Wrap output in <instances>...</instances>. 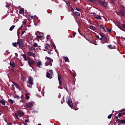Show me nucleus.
I'll return each instance as SVG.
<instances>
[{
  "instance_id": "4468645a",
  "label": "nucleus",
  "mask_w": 125,
  "mask_h": 125,
  "mask_svg": "<svg viewBox=\"0 0 125 125\" xmlns=\"http://www.w3.org/2000/svg\"><path fill=\"white\" fill-rule=\"evenodd\" d=\"M12 82L13 83V84H14L16 86L17 89L20 88V86L18 84V83H15L14 82H13V81H12Z\"/></svg>"
},
{
  "instance_id": "c9c22d12",
  "label": "nucleus",
  "mask_w": 125,
  "mask_h": 125,
  "mask_svg": "<svg viewBox=\"0 0 125 125\" xmlns=\"http://www.w3.org/2000/svg\"><path fill=\"white\" fill-rule=\"evenodd\" d=\"M24 10H21L19 11V13L20 14H23L24 13Z\"/></svg>"
},
{
  "instance_id": "9b49d317",
  "label": "nucleus",
  "mask_w": 125,
  "mask_h": 125,
  "mask_svg": "<svg viewBox=\"0 0 125 125\" xmlns=\"http://www.w3.org/2000/svg\"><path fill=\"white\" fill-rule=\"evenodd\" d=\"M58 80H59V85L60 86H62V83L61 75H58Z\"/></svg>"
},
{
  "instance_id": "f8f14e48",
  "label": "nucleus",
  "mask_w": 125,
  "mask_h": 125,
  "mask_svg": "<svg viewBox=\"0 0 125 125\" xmlns=\"http://www.w3.org/2000/svg\"><path fill=\"white\" fill-rule=\"evenodd\" d=\"M27 54L29 56H33L34 57H35V54L34 53H31V52H27Z\"/></svg>"
},
{
  "instance_id": "20e7f679",
  "label": "nucleus",
  "mask_w": 125,
  "mask_h": 125,
  "mask_svg": "<svg viewBox=\"0 0 125 125\" xmlns=\"http://www.w3.org/2000/svg\"><path fill=\"white\" fill-rule=\"evenodd\" d=\"M17 44L19 45L20 47H23L24 46V43H23L22 40L21 39H18Z\"/></svg>"
},
{
  "instance_id": "b1692460",
  "label": "nucleus",
  "mask_w": 125,
  "mask_h": 125,
  "mask_svg": "<svg viewBox=\"0 0 125 125\" xmlns=\"http://www.w3.org/2000/svg\"><path fill=\"white\" fill-rule=\"evenodd\" d=\"M50 45L49 44H46V46H45V48L47 49L48 50L50 49Z\"/></svg>"
},
{
  "instance_id": "0e129e2a",
  "label": "nucleus",
  "mask_w": 125,
  "mask_h": 125,
  "mask_svg": "<svg viewBox=\"0 0 125 125\" xmlns=\"http://www.w3.org/2000/svg\"><path fill=\"white\" fill-rule=\"evenodd\" d=\"M23 27L22 26H21V27H20V29H21Z\"/></svg>"
},
{
  "instance_id": "72a5a7b5",
  "label": "nucleus",
  "mask_w": 125,
  "mask_h": 125,
  "mask_svg": "<svg viewBox=\"0 0 125 125\" xmlns=\"http://www.w3.org/2000/svg\"><path fill=\"white\" fill-rule=\"evenodd\" d=\"M100 28L102 29H104V25H100Z\"/></svg>"
},
{
  "instance_id": "a878e982",
  "label": "nucleus",
  "mask_w": 125,
  "mask_h": 125,
  "mask_svg": "<svg viewBox=\"0 0 125 125\" xmlns=\"http://www.w3.org/2000/svg\"><path fill=\"white\" fill-rule=\"evenodd\" d=\"M12 44H13V45L14 47H18V45H17L18 42H13V43H12Z\"/></svg>"
},
{
  "instance_id": "ddd939ff",
  "label": "nucleus",
  "mask_w": 125,
  "mask_h": 125,
  "mask_svg": "<svg viewBox=\"0 0 125 125\" xmlns=\"http://www.w3.org/2000/svg\"><path fill=\"white\" fill-rule=\"evenodd\" d=\"M18 114L20 116H24L25 115V113L23 112V111H18Z\"/></svg>"
},
{
  "instance_id": "39448f33",
  "label": "nucleus",
  "mask_w": 125,
  "mask_h": 125,
  "mask_svg": "<svg viewBox=\"0 0 125 125\" xmlns=\"http://www.w3.org/2000/svg\"><path fill=\"white\" fill-rule=\"evenodd\" d=\"M116 119H117L116 123H119L120 124H125V119H122V120H120L119 119H118V117L116 116Z\"/></svg>"
},
{
  "instance_id": "2f4dec72",
  "label": "nucleus",
  "mask_w": 125,
  "mask_h": 125,
  "mask_svg": "<svg viewBox=\"0 0 125 125\" xmlns=\"http://www.w3.org/2000/svg\"><path fill=\"white\" fill-rule=\"evenodd\" d=\"M29 49L31 51H35V48H34V47H32V46H31Z\"/></svg>"
},
{
  "instance_id": "4be33fe9",
  "label": "nucleus",
  "mask_w": 125,
  "mask_h": 125,
  "mask_svg": "<svg viewBox=\"0 0 125 125\" xmlns=\"http://www.w3.org/2000/svg\"><path fill=\"white\" fill-rule=\"evenodd\" d=\"M25 97L26 100H28L30 98V96L28 95L27 93H25Z\"/></svg>"
},
{
  "instance_id": "79ce46f5",
  "label": "nucleus",
  "mask_w": 125,
  "mask_h": 125,
  "mask_svg": "<svg viewBox=\"0 0 125 125\" xmlns=\"http://www.w3.org/2000/svg\"><path fill=\"white\" fill-rule=\"evenodd\" d=\"M63 88L65 89V90H67L68 89V87L66 86V85H64L63 86Z\"/></svg>"
},
{
  "instance_id": "4d7b16f0",
  "label": "nucleus",
  "mask_w": 125,
  "mask_h": 125,
  "mask_svg": "<svg viewBox=\"0 0 125 125\" xmlns=\"http://www.w3.org/2000/svg\"><path fill=\"white\" fill-rule=\"evenodd\" d=\"M25 123H28L29 122V120L28 119H26L25 121Z\"/></svg>"
},
{
  "instance_id": "c03bdc74",
  "label": "nucleus",
  "mask_w": 125,
  "mask_h": 125,
  "mask_svg": "<svg viewBox=\"0 0 125 125\" xmlns=\"http://www.w3.org/2000/svg\"><path fill=\"white\" fill-rule=\"evenodd\" d=\"M77 35V33H76L75 32H73V37H75V35Z\"/></svg>"
},
{
  "instance_id": "c85d7f7f",
  "label": "nucleus",
  "mask_w": 125,
  "mask_h": 125,
  "mask_svg": "<svg viewBox=\"0 0 125 125\" xmlns=\"http://www.w3.org/2000/svg\"><path fill=\"white\" fill-rule=\"evenodd\" d=\"M102 38H103V40H104V41H107V37L104 36V35H103Z\"/></svg>"
},
{
  "instance_id": "5fc2aeb1",
  "label": "nucleus",
  "mask_w": 125,
  "mask_h": 125,
  "mask_svg": "<svg viewBox=\"0 0 125 125\" xmlns=\"http://www.w3.org/2000/svg\"><path fill=\"white\" fill-rule=\"evenodd\" d=\"M96 37L97 38V39H100V37L99 36H98V35H96Z\"/></svg>"
},
{
  "instance_id": "ea45409f",
  "label": "nucleus",
  "mask_w": 125,
  "mask_h": 125,
  "mask_svg": "<svg viewBox=\"0 0 125 125\" xmlns=\"http://www.w3.org/2000/svg\"><path fill=\"white\" fill-rule=\"evenodd\" d=\"M99 35H100L103 38V36L104 35V34L103 33H99Z\"/></svg>"
},
{
  "instance_id": "dca6fc26",
  "label": "nucleus",
  "mask_w": 125,
  "mask_h": 125,
  "mask_svg": "<svg viewBox=\"0 0 125 125\" xmlns=\"http://www.w3.org/2000/svg\"><path fill=\"white\" fill-rule=\"evenodd\" d=\"M74 15L77 17H80L81 16V14L80 13V12L76 11L74 12Z\"/></svg>"
},
{
  "instance_id": "6ab92c4d",
  "label": "nucleus",
  "mask_w": 125,
  "mask_h": 125,
  "mask_svg": "<svg viewBox=\"0 0 125 125\" xmlns=\"http://www.w3.org/2000/svg\"><path fill=\"white\" fill-rule=\"evenodd\" d=\"M42 62L41 61H38L37 62V65L39 67H40L39 66H41L42 65Z\"/></svg>"
},
{
  "instance_id": "473e14b6",
  "label": "nucleus",
  "mask_w": 125,
  "mask_h": 125,
  "mask_svg": "<svg viewBox=\"0 0 125 125\" xmlns=\"http://www.w3.org/2000/svg\"><path fill=\"white\" fill-rule=\"evenodd\" d=\"M9 102L10 104H13L14 101L12 99H10Z\"/></svg>"
},
{
  "instance_id": "cd10ccee",
  "label": "nucleus",
  "mask_w": 125,
  "mask_h": 125,
  "mask_svg": "<svg viewBox=\"0 0 125 125\" xmlns=\"http://www.w3.org/2000/svg\"><path fill=\"white\" fill-rule=\"evenodd\" d=\"M107 47L109 48V49H114V46H112V45L111 44H109L107 45Z\"/></svg>"
},
{
  "instance_id": "3c124183",
  "label": "nucleus",
  "mask_w": 125,
  "mask_h": 125,
  "mask_svg": "<svg viewBox=\"0 0 125 125\" xmlns=\"http://www.w3.org/2000/svg\"><path fill=\"white\" fill-rule=\"evenodd\" d=\"M111 29L107 28V31H108L109 33H111Z\"/></svg>"
},
{
  "instance_id": "7ed1b4c3",
  "label": "nucleus",
  "mask_w": 125,
  "mask_h": 125,
  "mask_svg": "<svg viewBox=\"0 0 125 125\" xmlns=\"http://www.w3.org/2000/svg\"><path fill=\"white\" fill-rule=\"evenodd\" d=\"M117 15L118 16L125 17V10L124 9L123 10H120L119 12H117Z\"/></svg>"
},
{
  "instance_id": "338daca9",
  "label": "nucleus",
  "mask_w": 125,
  "mask_h": 125,
  "mask_svg": "<svg viewBox=\"0 0 125 125\" xmlns=\"http://www.w3.org/2000/svg\"><path fill=\"white\" fill-rule=\"evenodd\" d=\"M1 114H2V111H0V116H1Z\"/></svg>"
},
{
  "instance_id": "e433bc0d",
  "label": "nucleus",
  "mask_w": 125,
  "mask_h": 125,
  "mask_svg": "<svg viewBox=\"0 0 125 125\" xmlns=\"http://www.w3.org/2000/svg\"><path fill=\"white\" fill-rule=\"evenodd\" d=\"M106 40H103L102 41V44H104V43H107V42H106Z\"/></svg>"
},
{
  "instance_id": "aec40b11",
  "label": "nucleus",
  "mask_w": 125,
  "mask_h": 125,
  "mask_svg": "<svg viewBox=\"0 0 125 125\" xmlns=\"http://www.w3.org/2000/svg\"><path fill=\"white\" fill-rule=\"evenodd\" d=\"M90 29L93 30V31H96L97 30V28H96L95 27L92 25L90 26Z\"/></svg>"
},
{
  "instance_id": "864d4df0",
  "label": "nucleus",
  "mask_w": 125,
  "mask_h": 125,
  "mask_svg": "<svg viewBox=\"0 0 125 125\" xmlns=\"http://www.w3.org/2000/svg\"><path fill=\"white\" fill-rule=\"evenodd\" d=\"M12 90H14V89H15V88H14V85L13 84H12Z\"/></svg>"
},
{
  "instance_id": "0eeeda50",
  "label": "nucleus",
  "mask_w": 125,
  "mask_h": 125,
  "mask_svg": "<svg viewBox=\"0 0 125 125\" xmlns=\"http://www.w3.org/2000/svg\"><path fill=\"white\" fill-rule=\"evenodd\" d=\"M67 104L69 105L70 107L71 108H73V103L72 102V100L71 98H69L68 99Z\"/></svg>"
},
{
  "instance_id": "1a4fd4ad",
  "label": "nucleus",
  "mask_w": 125,
  "mask_h": 125,
  "mask_svg": "<svg viewBox=\"0 0 125 125\" xmlns=\"http://www.w3.org/2000/svg\"><path fill=\"white\" fill-rule=\"evenodd\" d=\"M28 83L31 85H34V81L32 77H29L28 81Z\"/></svg>"
},
{
  "instance_id": "13d9d810",
  "label": "nucleus",
  "mask_w": 125,
  "mask_h": 125,
  "mask_svg": "<svg viewBox=\"0 0 125 125\" xmlns=\"http://www.w3.org/2000/svg\"><path fill=\"white\" fill-rule=\"evenodd\" d=\"M48 54L49 55H51L52 53L51 52H49V51H48Z\"/></svg>"
},
{
  "instance_id": "f3484780",
  "label": "nucleus",
  "mask_w": 125,
  "mask_h": 125,
  "mask_svg": "<svg viewBox=\"0 0 125 125\" xmlns=\"http://www.w3.org/2000/svg\"><path fill=\"white\" fill-rule=\"evenodd\" d=\"M46 78H50V79H51L50 77H51V74H50V73H49L48 72H47L46 73Z\"/></svg>"
},
{
  "instance_id": "6e6d98bb",
  "label": "nucleus",
  "mask_w": 125,
  "mask_h": 125,
  "mask_svg": "<svg viewBox=\"0 0 125 125\" xmlns=\"http://www.w3.org/2000/svg\"><path fill=\"white\" fill-rule=\"evenodd\" d=\"M6 6L7 7H10V4H6Z\"/></svg>"
},
{
  "instance_id": "7c9ffc66",
  "label": "nucleus",
  "mask_w": 125,
  "mask_h": 125,
  "mask_svg": "<svg viewBox=\"0 0 125 125\" xmlns=\"http://www.w3.org/2000/svg\"><path fill=\"white\" fill-rule=\"evenodd\" d=\"M14 98H17L18 99V100H19V99H20V96L17 95H16L14 96Z\"/></svg>"
},
{
  "instance_id": "58836bf2",
  "label": "nucleus",
  "mask_w": 125,
  "mask_h": 125,
  "mask_svg": "<svg viewBox=\"0 0 125 125\" xmlns=\"http://www.w3.org/2000/svg\"><path fill=\"white\" fill-rule=\"evenodd\" d=\"M27 59L28 60L27 61L28 62L30 61V60H31V58H30V57H29V56L27 57Z\"/></svg>"
},
{
  "instance_id": "f257e3e1",
  "label": "nucleus",
  "mask_w": 125,
  "mask_h": 125,
  "mask_svg": "<svg viewBox=\"0 0 125 125\" xmlns=\"http://www.w3.org/2000/svg\"><path fill=\"white\" fill-rule=\"evenodd\" d=\"M88 1L92 3H95L97 1L104 7H106L108 5V3L105 0L103 1L102 0H88Z\"/></svg>"
},
{
  "instance_id": "f03ea898",
  "label": "nucleus",
  "mask_w": 125,
  "mask_h": 125,
  "mask_svg": "<svg viewBox=\"0 0 125 125\" xmlns=\"http://www.w3.org/2000/svg\"><path fill=\"white\" fill-rule=\"evenodd\" d=\"M45 59L47 60L46 62H45V66H52V62H53V60H51V58L48 57H46Z\"/></svg>"
},
{
  "instance_id": "bf43d9fd",
  "label": "nucleus",
  "mask_w": 125,
  "mask_h": 125,
  "mask_svg": "<svg viewBox=\"0 0 125 125\" xmlns=\"http://www.w3.org/2000/svg\"><path fill=\"white\" fill-rule=\"evenodd\" d=\"M17 34H18V36H19V35H20V31H18Z\"/></svg>"
},
{
  "instance_id": "37998d69",
  "label": "nucleus",
  "mask_w": 125,
  "mask_h": 125,
  "mask_svg": "<svg viewBox=\"0 0 125 125\" xmlns=\"http://www.w3.org/2000/svg\"><path fill=\"white\" fill-rule=\"evenodd\" d=\"M38 38L39 39H42V35H39V36H37Z\"/></svg>"
},
{
  "instance_id": "680f3d73",
  "label": "nucleus",
  "mask_w": 125,
  "mask_h": 125,
  "mask_svg": "<svg viewBox=\"0 0 125 125\" xmlns=\"http://www.w3.org/2000/svg\"><path fill=\"white\" fill-rule=\"evenodd\" d=\"M100 40L103 41V37L99 39Z\"/></svg>"
},
{
  "instance_id": "052dcab7",
  "label": "nucleus",
  "mask_w": 125,
  "mask_h": 125,
  "mask_svg": "<svg viewBox=\"0 0 125 125\" xmlns=\"http://www.w3.org/2000/svg\"><path fill=\"white\" fill-rule=\"evenodd\" d=\"M103 31H104V33L106 32V31L105 30L104 28L103 29Z\"/></svg>"
},
{
  "instance_id": "4c0bfd02",
  "label": "nucleus",
  "mask_w": 125,
  "mask_h": 125,
  "mask_svg": "<svg viewBox=\"0 0 125 125\" xmlns=\"http://www.w3.org/2000/svg\"><path fill=\"white\" fill-rule=\"evenodd\" d=\"M50 38V36L49 35H47L46 37V39L47 40H49Z\"/></svg>"
},
{
  "instance_id": "9d476101",
  "label": "nucleus",
  "mask_w": 125,
  "mask_h": 125,
  "mask_svg": "<svg viewBox=\"0 0 125 125\" xmlns=\"http://www.w3.org/2000/svg\"><path fill=\"white\" fill-rule=\"evenodd\" d=\"M33 104L32 103H28L26 104V106L28 108H31L33 106Z\"/></svg>"
},
{
  "instance_id": "a211bd4d",
  "label": "nucleus",
  "mask_w": 125,
  "mask_h": 125,
  "mask_svg": "<svg viewBox=\"0 0 125 125\" xmlns=\"http://www.w3.org/2000/svg\"><path fill=\"white\" fill-rule=\"evenodd\" d=\"M0 103L2 105H5V102L4 100H0Z\"/></svg>"
},
{
  "instance_id": "412c9836",
  "label": "nucleus",
  "mask_w": 125,
  "mask_h": 125,
  "mask_svg": "<svg viewBox=\"0 0 125 125\" xmlns=\"http://www.w3.org/2000/svg\"><path fill=\"white\" fill-rule=\"evenodd\" d=\"M21 56L23 57L24 61H27V58L25 54H21Z\"/></svg>"
},
{
  "instance_id": "c756f323",
  "label": "nucleus",
  "mask_w": 125,
  "mask_h": 125,
  "mask_svg": "<svg viewBox=\"0 0 125 125\" xmlns=\"http://www.w3.org/2000/svg\"><path fill=\"white\" fill-rule=\"evenodd\" d=\"M32 46L34 47H38V44L36 42H34L33 44L32 45Z\"/></svg>"
},
{
  "instance_id": "49530a36",
  "label": "nucleus",
  "mask_w": 125,
  "mask_h": 125,
  "mask_svg": "<svg viewBox=\"0 0 125 125\" xmlns=\"http://www.w3.org/2000/svg\"><path fill=\"white\" fill-rule=\"evenodd\" d=\"M64 60H65V62H67L68 60V57H65V59H64Z\"/></svg>"
},
{
  "instance_id": "8fccbe9b",
  "label": "nucleus",
  "mask_w": 125,
  "mask_h": 125,
  "mask_svg": "<svg viewBox=\"0 0 125 125\" xmlns=\"http://www.w3.org/2000/svg\"><path fill=\"white\" fill-rule=\"evenodd\" d=\"M121 26H122V28L125 29V24H122Z\"/></svg>"
},
{
  "instance_id": "09e8293b",
  "label": "nucleus",
  "mask_w": 125,
  "mask_h": 125,
  "mask_svg": "<svg viewBox=\"0 0 125 125\" xmlns=\"http://www.w3.org/2000/svg\"><path fill=\"white\" fill-rule=\"evenodd\" d=\"M76 10L78 11H81L82 10L81 9L76 8Z\"/></svg>"
},
{
  "instance_id": "5701e85b",
  "label": "nucleus",
  "mask_w": 125,
  "mask_h": 125,
  "mask_svg": "<svg viewBox=\"0 0 125 125\" xmlns=\"http://www.w3.org/2000/svg\"><path fill=\"white\" fill-rule=\"evenodd\" d=\"M94 18L97 19L98 20H102L101 16H100V15H98V16H95V17H94Z\"/></svg>"
},
{
  "instance_id": "2eb2a0df",
  "label": "nucleus",
  "mask_w": 125,
  "mask_h": 125,
  "mask_svg": "<svg viewBox=\"0 0 125 125\" xmlns=\"http://www.w3.org/2000/svg\"><path fill=\"white\" fill-rule=\"evenodd\" d=\"M10 66L12 67H15V64L14 62H12V61H11V62H10Z\"/></svg>"
},
{
  "instance_id": "a18cd8bd",
  "label": "nucleus",
  "mask_w": 125,
  "mask_h": 125,
  "mask_svg": "<svg viewBox=\"0 0 125 125\" xmlns=\"http://www.w3.org/2000/svg\"><path fill=\"white\" fill-rule=\"evenodd\" d=\"M111 117H112V114H110V115H108V119H111Z\"/></svg>"
},
{
  "instance_id": "de8ad7c7",
  "label": "nucleus",
  "mask_w": 125,
  "mask_h": 125,
  "mask_svg": "<svg viewBox=\"0 0 125 125\" xmlns=\"http://www.w3.org/2000/svg\"><path fill=\"white\" fill-rule=\"evenodd\" d=\"M5 108V106H2L1 108L2 109V111H4L3 109Z\"/></svg>"
},
{
  "instance_id": "e2e57ef3",
  "label": "nucleus",
  "mask_w": 125,
  "mask_h": 125,
  "mask_svg": "<svg viewBox=\"0 0 125 125\" xmlns=\"http://www.w3.org/2000/svg\"><path fill=\"white\" fill-rule=\"evenodd\" d=\"M20 88H18V89H19L20 91H21V90H22V88H21V87L20 86H19Z\"/></svg>"
},
{
  "instance_id": "f704fd0d",
  "label": "nucleus",
  "mask_w": 125,
  "mask_h": 125,
  "mask_svg": "<svg viewBox=\"0 0 125 125\" xmlns=\"http://www.w3.org/2000/svg\"><path fill=\"white\" fill-rule=\"evenodd\" d=\"M49 72L50 74L51 75V77H52V75L53 74V71L52 70V69H51V70H49Z\"/></svg>"
},
{
  "instance_id": "69168bd1",
  "label": "nucleus",
  "mask_w": 125,
  "mask_h": 125,
  "mask_svg": "<svg viewBox=\"0 0 125 125\" xmlns=\"http://www.w3.org/2000/svg\"><path fill=\"white\" fill-rule=\"evenodd\" d=\"M75 110H76V111H77V110H78V107H76V108H74Z\"/></svg>"
},
{
  "instance_id": "393cba45",
  "label": "nucleus",
  "mask_w": 125,
  "mask_h": 125,
  "mask_svg": "<svg viewBox=\"0 0 125 125\" xmlns=\"http://www.w3.org/2000/svg\"><path fill=\"white\" fill-rule=\"evenodd\" d=\"M69 11H71V12H72L73 14H75V11H74V9L72 7H70V9Z\"/></svg>"
},
{
  "instance_id": "423d86ee",
  "label": "nucleus",
  "mask_w": 125,
  "mask_h": 125,
  "mask_svg": "<svg viewBox=\"0 0 125 125\" xmlns=\"http://www.w3.org/2000/svg\"><path fill=\"white\" fill-rule=\"evenodd\" d=\"M123 115H125V109H122L120 111L117 117H121Z\"/></svg>"
},
{
  "instance_id": "bb28decb",
  "label": "nucleus",
  "mask_w": 125,
  "mask_h": 125,
  "mask_svg": "<svg viewBox=\"0 0 125 125\" xmlns=\"http://www.w3.org/2000/svg\"><path fill=\"white\" fill-rule=\"evenodd\" d=\"M15 25H12L9 29V31H13V30L14 29V28L15 27Z\"/></svg>"
},
{
  "instance_id": "603ef678",
  "label": "nucleus",
  "mask_w": 125,
  "mask_h": 125,
  "mask_svg": "<svg viewBox=\"0 0 125 125\" xmlns=\"http://www.w3.org/2000/svg\"><path fill=\"white\" fill-rule=\"evenodd\" d=\"M25 31H22V33H21V35L23 36L24 35V33H25Z\"/></svg>"
},
{
  "instance_id": "774afa93",
  "label": "nucleus",
  "mask_w": 125,
  "mask_h": 125,
  "mask_svg": "<svg viewBox=\"0 0 125 125\" xmlns=\"http://www.w3.org/2000/svg\"><path fill=\"white\" fill-rule=\"evenodd\" d=\"M122 39L125 41V38L122 37Z\"/></svg>"
},
{
  "instance_id": "a19ab883",
  "label": "nucleus",
  "mask_w": 125,
  "mask_h": 125,
  "mask_svg": "<svg viewBox=\"0 0 125 125\" xmlns=\"http://www.w3.org/2000/svg\"><path fill=\"white\" fill-rule=\"evenodd\" d=\"M15 115L16 116V118L17 119H19V116H18V114L17 113H15Z\"/></svg>"
},
{
  "instance_id": "6e6552de",
  "label": "nucleus",
  "mask_w": 125,
  "mask_h": 125,
  "mask_svg": "<svg viewBox=\"0 0 125 125\" xmlns=\"http://www.w3.org/2000/svg\"><path fill=\"white\" fill-rule=\"evenodd\" d=\"M28 63L30 67H32L35 65V61L31 59L29 61V62H28Z\"/></svg>"
}]
</instances>
